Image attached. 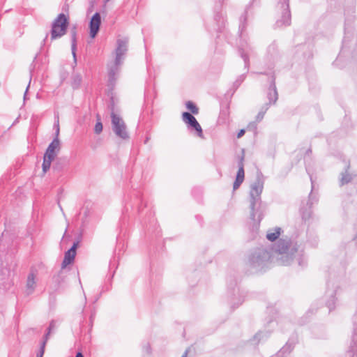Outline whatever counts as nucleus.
I'll use <instances>...</instances> for the list:
<instances>
[{"instance_id": "obj_1", "label": "nucleus", "mask_w": 357, "mask_h": 357, "mask_svg": "<svg viewBox=\"0 0 357 357\" xmlns=\"http://www.w3.org/2000/svg\"><path fill=\"white\" fill-rule=\"evenodd\" d=\"M273 259H276L279 265L282 266L290 265L294 259L301 266L306 264L303 250L300 249L296 243L284 239L278 241L271 254L264 248L256 250L250 256L249 261L252 267L260 269Z\"/></svg>"}, {"instance_id": "obj_2", "label": "nucleus", "mask_w": 357, "mask_h": 357, "mask_svg": "<svg viewBox=\"0 0 357 357\" xmlns=\"http://www.w3.org/2000/svg\"><path fill=\"white\" fill-rule=\"evenodd\" d=\"M128 40L127 38L118 39L116 48L114 51L115 58L107 64L108 86L113 88L118 78L120 68L123 64L125 55L128 51Z\"/></svg>"}, {"instance_id": "obj_3", "label": "nucleus", "mask_w": 357, "mask_h": 357, "mask_svg": "<svg viewBox=\"0 0 357 357\" xmlns=\"http://www.w3.org/2000/svg\"><path fill=\"white\" fill-rule=\"evenodd\" d=\"M264 188V181L258 176L256 181L251 185L250 197V218L257 225L259 224L263 218V214L259 210V206L261 204V195Z\"/></svg>"}, {"instance_id": "obj_4", "label": "nucleus", "mask_w": 357, "mask_h": 357, "mask_svg": "<svg viewBox=\"0 0 357 357\" xmlns=\"http://www.w3.org/2000/svg\"><path fill=\"white\" fill-rule=\"evenodd\" d=\"M60 149V142L59 138L55 137L53 141L49 144L43 158V162L42 165L43 172L46 173L50 168L52 160L56 156L57 152Z\"/></svg>"}, {"instance_id": "obj_5", "label": "nucleus", "mask_w": 357, "mask_h": 357, "mask_svg": "<svg viewBox=\"0 0 357 357\" xmlns=\"http://www.w3.org/2000/svg\"><path fill=\"white\" fill-rule=\"evenodd\" d=\"M112 130L116 135L123 139L129 138L126 125L123 119L114 112L111 113Z\"/></svg>"}, {"instance_id": "obj_6", "label": "nucleus", "mask_w": 357, "mask_h": 357, "mask_svg": "<svg viewBox=\"0 0 357 357\" xmlns=\"http://www.w3.org/2000/svg\"><path fill=\"white\" fill-rule=\"evenodd\" d=\"M278 8L281 10L280 16L277 19L275 26L278 28L287 26L291 24V13L289 8V0H280Z\"/></svg>"}, {"instance_id": "obj_7", "label": "nucleus", "mask_w": 357, "mask_h": 357, "mask_svg": "<svg viewBox=\"0 0 357 357\" xmlns=\"http://www.w3.org/2000/svg\"><path fill=\"white\" fill-rule=\"evenodd\" d=\"M68 25V20L66 15L61 13L54 21L52 27L51 37L52 39L60 38L66 33Z\"/></svg>"}, {"instance_id": "obj_8", "label": "nucleus", "mask_w": 357, "mask_h": 357, "mask_svg": "<svg viewBox=\"0 0 357 357\" xmlns=\"http://www.w3.org/2000/svg\"><path fill=\"white\" fill-rule=\"evenodd\" d=\"M182 119L187 124L189 129H194L198 137H203L202 127L192 114L186 112H183L182 114Z\"/></svg>"}, {"instance_id": "obj_9", "label": "nucleus", "mask_w": 357, "mask_h": 357, "mask_svg": "<svg viewBox=\"0 0 357 357\" xmlns=\"http://www.w3.org/2000/svg\"><path fill=\"white\" fill-rule=\"evenodd\" d=\"M238 170L236 174V179L234 182L233 189L237 190L244 181L245 172H244V155L243 154L238 162Z\"/></svg>"}, {"instance_id": "obj_10", "label": "nucleus", "mask_w": 357, "mask_h": 357, "mask_svg": "<svg viewBox=\"0 0 357 357\" xmlns=\"http://www.w3.org/2000/svg\"><path fill=\"white\" fill-rule=\"evenodd\" d=\"M350 348L348 351L349 357H357V312L354 316V332Z\"/></svg>"}, {"instance_id": "obj_11", "label": "nucleus", "mask_w": 357, "mask_h": 357, "mask_svg": "<svg viewBox=\"0 0 357 357\" xmlns=\"http://www.w3.org/2000/svg\"><path fill=\"white\" fill-rule=\"evenodd\" d=\"M101 23V17L99 13H96L91 17L90 24H89V34L91 38H93L97 35L100 25Z\"/></svg>"}, {"instance_id": "obj_12", "label": "nucleus", "mask_w": 357, "mask_h": 357, "mask_svg": "<svg viewBox=\"0 0 357 357\" xmlns=\"http://www.w3.org/2000/svg\"><path fill=\"white\" fill-rule=\"evenodd\" d=\"M77 245L78 242L74 243L70 249L66 252L64 259L61 264L63 268H66L68 265L70 264L74 261V259L76 255V249L77 248Z\"/></svg>"}, {"instance_id": "obj_13", "label": "nucleus", "mask_w": 357, "mask_h": 357, "mask_svg": "<svg viewBox=\"0 0 357 357\" xmlns=\"http://www.w3.org/2000/svg\"><path fill=\"white\" fill-rule=\"evenodd\" d=\"M36 274L31 271L29 273L26 282L25 292L27 295L32 294L37 286Z\"/></svg>"}, {"instance_id": "obj_14", "label": "nucleus", "mask_w": 357, "mask_h": 357, "mask_svg": "<svg viewBox=\"0 0 357 357\" xmlns=\"http://www.w3.org/2000/svg\"><path fill=\"white\" fill-rule=\"evenodd\" d=\"M267 97L269 100V103L268 104V106L270 105L275 104L278 98V91H277V89H276L274 82L272 83L270 86Z\"/></svg>"}, {"instance_id": "obj_15", "label": "nucleus", "mask_w": 357, "mask_h": 357, "mask_svg": "<svg viewBox=\"0 0 357 357\" xmlns=\"http://www.w3.org/2000/svg\"><path fill=\"white\" fill-rule=\"evenodd\" d=\"M281 228L275 227L273 229H268L266 234V238L270 241H275L281 234Z\"/></svg>"}, {"instance_id": "obj_16", "label": "nucleus", "mask_w": 357, "mask_h": 357, "mask_svg": "<svg viewBox=\"0 0 357 357\" xmlns=\"http://www.w3.org/2000/svg\"><path fill=\"white\" fill-rule=\"evenodd\" d=\"M77 38L75 31H73L71 36V50L75 63H76Z\"/></svg>"}, {"instance_id": "obj_17", "label": "nucleus", "mask_w": 357, "mask_h": 357, "mask_svg": "<svg viewBox=\"0 0 357 357\" xmlns=\"http://www.w3.org/2000/svg\"><path fill=\"white\" fill-rule=\"evenodd\" d=\"M268 104H266L265 105H264L261 108L260 111L259 112V113L257 114V115L256 116V121L257 122H260L263 119V118H264L266 111L268 110Z\"/></svg>"}, {"instance_id": "obj_18", "label": "nucleus", "mask_w": 357, "mask_h": 357, "mask_svg": "<svg viewBox=\"0 0 357 357\" xmlns=\"http://www.w3.org/2000/svg\"><path fill=\"white\" fill-rule=\"evenodd\" d=\"M353 177L352 175L349 174L347 171L345 172V173L342 174V177L340 178V184L344 185L348 183L352 180Z\"/></svg>"}, {"instance_id": "obj_19", "label": "nucleus", "mask_w": 357, "mask_h": 357, "mask_svg": "<svg viewBox=\"0 0 357 357\" xmlns=\"http://www.w3.org/2000/svg\"><path fill=\"white\" fill-rule=\"evenodd\" d=\"M102 129H103V126H102V123L100 121V116L97 115V122L94 127V132L96 134H100V132H102Z\"/></svg>"}, {"instance_id": "obj_20", "label": "nucleus", "mask_w": 357, "mask_h": 357, "mask_svg": "<svg viewBox=\"0 0 357 357\" xmlns=\"http://www.w3.org/2000/svg\"><path fill=\"white\" fill-rule=\"evenodd\" d=\"M185 106L188 109H189L192 114H197L199 112V109L197 106L191 101H188L185 103Z\"/></svg>"}, {"instance_id": "obj_21", "label": "nucleus", "mask_w": 357, "mask_h": 357, "mask_svg": "<svg viewBox=\"0 0 357 357\" xmlns=\"http://www.w3.org/2000/svg\"><path fill=\"white\" fill-rule=\"evenodd\" d=\"M292 349V347L290 344L289 343H287L282 349L281 350L279 351V353L278 354V356L279 357H282L283 355L286 353H289Z\"/></svg>"}, {"instance_id": "obj_22", "label": "nucleus", "mask_w": 357, "mask_h": 357, "mask_svg": "<svg viewBox=\"0 0 357 357\" xmlns=\"http://www.w3.org/2000/svg\"><path fill=\"white\" fill-rule=\"evenodd\" d=\"M240 54H241V57L244 60L245 66L248 67V66L249 64V59H248V56L247 52L245 50H243V49H241L240 50Z\"/></svg>"}, {"instance_id": "obj_23", "label": "nucleus", "mask_w": 357, "mask_h": 357, "mask_svg": "<svg viewBox=\"0 0 357 357\" xmlns=\"http://www.w3.org/2000/svg\"><path fill=\"white\" fill-rule=\"evenodd\" d=\"M45 342H42L39 351L36 354V357H43L45 352Z\"/></svg>"}, {"instance_id": "obj_24", "label": "nucleus", "mask_w": 357, "mask_h": 357, "mask_svg": "<svg viewBox=\"0 0 357 357\" xmlns=\"http://www.w3.org/2000/svg\"><path fill=\"white\" fill-rule=\"evenodd\" d=\"M54 128H55V135H56V137H57L59 138V117L57 116L56 117V120L54 123Z\"/></svg>"}, {"instance_id": "obj_25", "label": "nucleus", "mask_w": 357, "mask_h": 357, "mask_svg": "<svg viewBox=\"0 0 357 357\" xmlns=\"http://www.w3.org/2000/svg\"><path fill=\"white\" fill-rule=\"evenodd\" d=\"M257 128V123L256 122H252L249 123L248 126V130H255Z\"/></svg>"}, {"instance_id": "obj_26", "label": "nucleus", "mask_w": 357, "mask_h": 357, "mask_svg": "<svg viewBox=\"0 0 357 357\" xmlns=\"http://www.w3.org/2000/svg\"><path fill=\"white\" fill-rule=\"evenodd\" d=\"M56 326V324H55V321H52L50 324V326L47 328V330H49L50 331H52V330H53Z\"/></svg>"}, {"instance_id": "obj_27", "label": "nucleus", "mask_w": 357, "mask_h": 357, "mask_svg": "<svg viewBox=\"0 0 357 357\" xmlns=\"http://www.w3.org/2000/svg\"><path fill=\"white\" fill-rule=\"evenodd\" d=\"M51 331H50L49 330H47V333L44 336V340L43 342H45V344L47 343V341L49 338V336H50V334Z\"/></svg>"}, {"instance_id": "obj_28", "label": "nucleus", "mask_w": 357, "mask_h": 357, "mask_svg": "<svg viewBox=\"0 0 357 357\" xmlns=\"http://www.w3.org/2000/svg\"><path fill=\"white\" fill-rule=\"evenodd\" d=\"M245 134V130L241 129L237 134V137L241 138Z\"/></svg>"}, {"instance_id": "obj_29", "label": "nucleus", "mask_w": 357, "mask_h": 357, "mask_svg": "<svg viewBox=\"0 0 357 357\" xmlns=\"http://www.w3.org/2000/svg\"><path fill=\"white\" fill-rule=\"evenodd\" d=\"M188 349L185 350V351L183 353V354L181 356V357H188Z\"/></svg>"}, {"instance_id": "obj_30", "label": "nucleus", "mask_w": 357, "mask_h": 357, "mask_svg": "<svg viewBox=\"0 0 357 357\" xmlns=\"http://www.w3.org/2000/svg\"><path fill=\"white\" fill-rule=\"evenodd\" d=\"M75 357H84V356H83V354L81 352H78L76 354Z\"/></svg>"}, {"instance_id": "obj_31", "label": "nucleus", "mask_w": 357, "mask_h": 357, "mask_svg": "<svg viewBox=\"0 0 357 357\" xmlns=\"http://www.w3.org/2000/svg\"><path fill=\"white\" fill-rule=\"evenodd\" d=\"M93 319H94V315L93 314H91V317H90V322L91 323H93Z\"/></svg>"}, {"instance_id": "obj_32", "label": "nucleus", "mask_w": 357, "mask_h": 357, "mask_svg": "<svg viewBox=\"0 0 357 357\" xmlns=\"http://www.w3.org/2000/svg\"><path fill=\"white\" fill-rule=\"evenodd\" d=\"M271 49H272L273 50H275V46H274V45L269 46V47H268V50H270Z\"/></svg>"}, {"instance_id": "obj_33", "label": "nucleus", "mask_w": 357, "mask_h": 357, "mask_svg": "<svg viewBox=\"0 0 357 357\" xmlns=\"http://www.w3.org/2000/svg\"><path fill=\"white\" fill-rule=\"evenodd\" d=\"M146 349L147 352L149 353L150 352V347H149V345H147Z\"/></svg>"}, {"instance_id": "obj_34", "label": "nucleus", "mask_w": 357, "mask_h": 357, "mask_svg": "<svg viewBox=\"0 0 357 357\" xmlns=\"http://www.w3.org/2000/svg\"><path fill=\"white\" fill-rule=\"evenodd\" d=\"M244 25L243 24H240V29H241V31L244 29Z\"/></svg>"}, {"instance_id": "obj_35", "label": "nucleus", "mask_w": 357, "mask_h": 357, "mask_svg": "<svg viewBox=\"0 0 357 357\" xmlns=\"http://www.w3.org/2000/svg\"><path fill=\"white\" fill-rule=\"evenodd\" d=\"M149 139H150V137H146L144 143L145 144L147 143Z\"/></svg>"}, {"instance_id": "obj_36", "label": "nucleus", "mask_w": 357, "mask_h": 357, "mask_svg": "<svg viewBox=\"0 0 357 357\" xmlns=\"http://www.w3.org/2000/svg\"><path fill=\"white\" fill-rule=\"evenodd\" d=\"M261 335V333H257L255 338H258Z\"/></svg>"}, {"instance_id": "obj_37", "label": "nucleus", "mask_w": 357, "mask_h": 357, "mask_svg": "<svg viewBox=\"0 0 357 357\" xmlns=\"http://www.w3.org/2000/svg\"><path fill=\"white\" fill-rule=\"evenodd\" d=\"M28 88H29V86L26 88V92L24 93V98H26V93H27V91H28Z\"/></svg>"}, {"instance_id": "obj_38", "label": "nucleus", "mask_w": 357, "mask_h": 357, "mask_svg": "<svg viewBox=\"0 0 357 357\" xmlns=\"http://www.w3.org/2000/svg\"><path fill=\"white\" fill-rule=\"evenodd\" d=\"M328 308H329L330 310L331 309V304H329Z\"/></svg>"}, {"instance_id": "obj_39", "label": "nucleus", "mask_w": 357, "mask_h": 357, "mask_svg": "<svg viewBox=\"0 0 357 357\" xmlns=\"http://www.w3.org/2000/svg\"><path fill=\"white\" fill-rule=\"evenodd\" d=\"M105 2H107V1H109V0H105Z\"/></svg>"}]
</instances>
